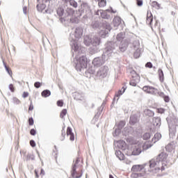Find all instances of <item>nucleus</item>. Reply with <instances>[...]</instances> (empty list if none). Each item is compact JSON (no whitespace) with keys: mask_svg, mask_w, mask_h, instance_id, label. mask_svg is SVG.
Segmentation results:
<instances>
[{"mask_svg":"<svg viewBox=\"0 0 178 178\" xmlns=\"http://www.w3.org/2000/svg\"><path fill=\"white\" fill-rule=\"evenodd\" d=\"M168 154L165 152L160 153L156 159H152L148 163L143 165H134L131 168L132 172H143L141 176H144V173L152 172V173H158L159 170H163L166 166V159Z\"/></svg>","mask_w":178,"mask_h":178,"instance_id":"obj_1","label":"nucleus"},{"mask_svg":"<svg viewBox=\"0 0 178 178\" xmlns=\"http://www.w3.org/2000/svg\"><path fill=\"white\" fill-rule=\"evenodd\" d=\"M76 55L74 60L75 68L78 72H81L87 67V57H86V48L79 47L77 51H74L73 56Z\"/></svg>","mask_w":178,"mask_h":178,"instance_id":"obj_2","label":"nucleus"},{"mask_svg":"<svg viewBox=\"0 0 178 178\" xmlns=\"http://www.w3.org/2000/svg\"><path fill=\"white\" fill-rule=\"evenodd\" d=\"M83 36V28L78 27L75 29L74 33H71L70 35L69 40L70 41V45L72 51L77 52L81 46L80 45V42L79 40Z\"/></svg>","mask_w":178,"mask_h":178,"instance_id":"obj_3","label":"nucleus"},{"mask_svg":"<svg viewBox=\"0 0 178 178\" xmlns=\"http://www.w3.org/2000/svg\"><path fill=\"white\" fill-rule=\"evenodd\" d=\"M130 144L135 145L134 150L132 152V155H140V152H142L143 149H148L152 147V145L148 142L143 143L141 139H132L130 142Z\"/></svg>","mask_w":178,"mask_h":178,"instance_id":"obj_4","label":"nucleus"},{"mask_svg":"<svg viewBox=\"0 0 178 178\" xmlns=\"http://www.w3.org/2000/svg\"><path fill=\"white\" fill-rule=\"evenodd\" d=\"M115 48L116 43L113 42H108L106 44V48L104 49L102 56L106 58V60H108V59H109V58L113 55Z\"/></svg>","mask_w":178,"mask_h":178,"instance_id":"obj_5","label":"nucleus"},{"mask_svg":"<svg viewBox=\"0 0 178 178\" xmlns=\"http://www.w3.org/2000/svg\"><path fill=\"white\" fill-rule=\"evenodd\" d=\"M168 127L170 129V136H175L176 134V127L178 126V119L172 115V117L167 118Z\"/></svg>","mask_w":178,"mask_h":178,"instance_id":"obj_6","label":"nucleus"},{"mask_svg":"<svg viewBox=\"0 0 178 178\" xmlns=\"http://www.w3.org/2000/svg\"><path fill=\"white\" fill-rule=\"evenodd\" d=\"M92 47L89 49L90 54L94 55V54H97L99 52V45L101 44V38L97 36H94L92 39L91 42Z\"/></svg>","mask_w":178,"mask_h":178,"instance_id":"obj_7","label":"nucleus"},{"mask_svg":"<svg viewBox=\"0 0 178 178\" xmlns=\"http://www.w3.org/2000/svg\"><path fill=\"white\" fill-rule=\"evenodd\" d=\"M117 41L118 42H120V50L121 52H124L126 49H127V47L129 45V40H124V33H120L117 35Z\"/></svg>","mask_w":178,"mask_h":178,"instance_id":"obj_8","label":"nucleus"},{"mask_svg":"<svg viewBox=\"0 0 178 178\" xmlns=\"http://www.w3.org/2000/svg\"><path fill=\"white\" fill-rule=\"evenodd\" d=\"M112 30V28L111 27V25L109 24H104L103 27L100 28L99 35L103 38H105L108 34H109V32Z\"/></svg>","mask_w":178,"mask_h":178,"instance_id":"obj_9","label":"nucleus"},{"mask_svg":"<svg viewBox=\"0 0 178 178\" xmlns=\"http://www.w3.org/2000/svg\"><path fill=\"white\" fill-rule=\"evenodd\" d=\"M106 60V58L102 56V57H97L94 58L92 60V65L95 66V67H99L100 66H102L104 63H105V61Z\"/></svg>","mask_w":178,"mask_h":178,"instance_id":"obj_10","label":"nucleus"},{"mask_svg":"<svg viewBox=\"0 0 178 178\" xmlns=\"http://www.w3.org/2000/svg\"><path fill=\"white\" fill-rule=\"evenodd\" d=\"M134 49L135 52L134 54V58L137 59L139 56H141V49H140V42L138 40H135L133 43Z\"/></svg>","mask_w":178,"mask_h":178,"instance_id":"obj_11","label":"nucleus"},{"mask_svg":"<svg viewBox=\"0 0 178 178\" xmlns=\"http://www.w3.org/2000/svg\"><path fill=\"white\" fill-rule=\"evenodd\" d=\"M108 72H109V68L106 66L102 67L97 72V77L104 79L108 76Z\"/></svg>","mask_w":178,"mask_h":178,"instance_id":"obj_12","label":"nucleus"},{"mask_svg":"<svg viewBox=\"0 0 178 178\" xmlns=\"http://www.w3.org/2000/svg\"><path fill=\"white\" fill-rule=\"evenodd\" d=\"M80 162V159L77 158L75 161V163L72 165V176L73 178H80L81 177L82 175H79L77 171H76V168H77V165Z\"/></svg>","mask_w":178,"mask_h":178,"instance_id":"obj_13","label":"nucleus"},{"mask_svg":"<svg viewBox=\"0 0 178 178\" xmlns=\"http://www.w3.org/2000/svg\"><path fill=\"white\" fill-rule=\"evenodd\" d=\"M143 90L145 91V92H147V94H152V95H156V94H159L158 89L152 86H144Z\"/></svg>","mask_w":178,"mask_h":178,"instance_id":"obj_14","label":"nucleus"},{"mask_svg":"<svg viewBox=\"0 0 178 178\" xmlns=\"http://www.w3.org/2000/svg\"><path fill=\"white\" fill-rule=\"evenodd\" d=\"M66 13L67 15L65 14L64 16V17H65L64 20H70V22H72V16L74 15V10L70 8H67Z\"/></svg>","mask_w":178,"mask_h":178,"instance_id":"obj_15","label":"nucleus"},{"mask_svg":"<svg viewBox=\"0 0 178 178\" xmlns=\"http://www.w3.org/2000/svg\"><path fill=\"white\" fill-rule=\"evenodd\" d=\"M152 124L154 126L155 129H159L161 127V118L159 117H154L152 119Z\"/></svg>","mask_w":178,"mask_h":178,"instance_id":"obj_16","label":"nucleus"},{"mask_svg":"<svg viewBox=\"0 0 178 178\" xmlns=\"http://www.w3.org/2000/svg\"><path fill=\"white\" fill-rule=\"evenodd\" d=\"M72 96L74 99H76V101L84 100V93L83 92H75L73 93Z\"/></svg>","mask_w":178,"mask_h":178,"instance_id":"obj_17","label":"nucleus"},{"mask_svg":"<svg viewBox=\"0 0 178 178\" xmlns=\"http://www.w3.org/2000/svg\"><path fill=\"white\" fill-rule=\"evenodd\" d=\"M117 147H118L119 149H122V151H126L127 149V144L124 140H119L117 142Z\"/></svg>","mask_w":178,"mask_h":178,"instance_id":"obj_18","label":"nucleus"},{"mask_svg":"<svg viewBox=\"0 0 178 178\" xmlns=\"http://www.w3.org/2000/svg\"><path fill=\"white\" fill-rule=\"evenodd\" d=\"M96 15H97L98 16H101V17H102V19H109L110 16L108 15V13H106V11L105 10H99L97 11Z\"/></svg>","mask_w":178,"mask_h":178,"instance_id":"obj_19","label":"nucleus"},{"mask_svg":"<svg viewBox=\"0 0 178 178\" xmlns=\"http://www.w3.org/2000/svg\"><path fill=\"white\" fill-rule=\"evenodd\" d=\"M154 20V17H152V13L151 12L147 11L146 23L147 24H149V26H152V22Z\"/></svg>","mask_w":178,"mask_h":178,"instance_id":"obj_20","label":"nucleus"},{"mask_svg":"<svg viewBox=\"0 0 178 178\" xmlns=\"http://www.w3.org/2000/svg\"><path fill=\"white\" fill-rule=\"evenodd\" d=\"M67 136H70V141H74V134H73L72 128L70 127L67 129Z\"/></svg>","mask_w":178,"mask_h":178,"instance_id":"obj_21","label":"nucleus"},{"mask_svg":"<svg viewBox=\"0 0 178 178\" xmlns=\"http://www.w3.org/2000/svg\"><path fill=\"white\" fill-rule=\"evenodd\" d=\"M113 23L114 24V27H118L122 23V19L120 18V17H115L113 20Z\"/></svg>","mask_w":178,"mask_h":178,"instance_id":"obj_22","label":"nucleus"},{"mask_svg":"<svg viewBox=\"0 0 178 178\" xmlns=\"http://www.w3.org/2000/svg\"><path fill=\"white\" fill-rule=\"evenodd\" d=\"M175 148V145L174 143H170L165 146V149L168 152H172V151H173Z\"/></svg>","mask_w":178,"mask_h":178,"instance_id":"obj_23","label":"nucleus"},{"mask_svg":"<svg viewBox=\"0 0 178 178\" xmlns=\"http://www.w3.org/2000/svg\"><path fill=\"white\" fill-rule=\"evenodd\" d=\"M92 39L90 38L88 35H86L83 38V42L86 47H89V45L91 44Z\"/></svg>","mask_w":178,"mask_h":178,"instance_id":"obj_24","label":"nucleus"},{"mask_svg":"<svg viewBox=\"0 0 178 178\" xmlns=\"http://www.w3.org/2000/svg\"><path fill=\"white\" fill-rule=\"evenodd\" d=\"M137 122H138V118H137V115H131L130 120H129L130 124H136Z\"/></svg>","mask_w":178,"mask_h":178,"instance_id":"obj_25","label":"nucleus"},{"mask_svg":"<svg viewBox=\"0 0 178 178\" xmlns=\"http://www.w3.org/2000/svg\"><path fill=\"white\" fill-rule=\"evenodd\" d=\"M115 155L118 158V159H120V161H123V159H124V155L120 150H117L115 152Z\"/></svg>","mask_w":178,"mask_h":178,"instance_id":"obj_26","label":"nucleus"},{"mask_svg":"<svg viewBox=\"0 0 178 178\" xmlns=\"http://www.w3.org/2000/svg\"><path fill=\"white\" fill-rule=\"evenodd\" d=\"M144 115H145V116H149V117L152 118V116H154V111H152L149 109H145L144 111Z\"/></svg>","mask_w":178,"mask_h":178,"instance_id":"obj_27","label":"nucleus"},{"mask_svg":"<svg viewBox=\"0 0 178 178\" xmlns=\"http://www.w3.org/2000/svg\"><path fill=\"white\" fill-rule=\"evenodd\" d=\"M159 80L161 83H163V80H165L163 71L161 69H159L158 71Z\"/></svg>","mask_w":178,"mask_h":178,"instance_id":"obj_28","label":"nucleus"},{"mask_svg":"<svg viewBox=\"0 0 178 178\" xmlns=\"http://www.w3.org/2000/svg\"><path fill=\"white\" fill-rule=\"evenodd\" d=\"M38 173H40V175L42 176V177H44V170L39 168L38 170H35V175L37 178H38Z\"/></svg>","mask_w":178,"mask_h":178,"instance_id":"obj_29","label":"nucleus"},{"mask_svg":"<svg viewBox=\"0 0 178 178\" xmlns=\"http://www.w3.org/2000/svg\"><path fill=\"white\" fill-rule=\"evenodd\" d=\"M57 15L60 17L65 15V10L62 7L57 9Z\"/></svg>","mask_w":178,"mask_h":178,"instance_id":"obj_30","label":"nucleus"},{"mask_svg":"<svg viewBox=\"0 0 178 178\" xmlns=\"http://www.w3.org/2000/svg\"><path fill=\"white\" fill-rule=\"evenodd\" d=\"M126 87L123 86L122 88V90H118V93L115 95V97H118V98H119V97H120L121 95H123V94H124V91H126Z\"/></svg>","mask_w":178,"mask_h":178,"instance_id":"obj_31","label":"nucleus"},{"mask_svg":"<svg viewBox=\"0 0 178 178\" xmlns=\"http://www.w3.org/2000/svg\"><path fill=\"white\" fill-rule=\"evenodd\" d=\"M152 6L153 8H155V9H157V10H159V9H161V4H159V3H158L157 1H152Z\"/></svg>","mask_w":178,"mask_h":178,"instance_id":"obj_32","label":"nucleus"},{"mask_svg":"<svg viewBox=\"0 0 178 178\" xmlns=\"http://www.w3.org/2000/svg\"><path fill=\"white\" fill-rule=\"evenodd\" d=\"M161 138H162V135L159 133H157L154 134L153 140L154 141V143H156V141H159Z\"/></svg>","mask_w":178,"mask_h":178,"instance_id":"obj_33","label":"nucleus"},{"mask_svg":"<svg viewBox=\"0 0 178 178\" xmlns=\"http://www.w3.org/2000/svg\"><path fill=\"white\" fill-rule=\"evenodd\" d=\"M3 65H4V67L6 70V72L8 73L9 76H10V77H12V76L13 74V72H12V70L9 67H8V65H6V63H3Z\"/></svg>","mask_w":178,"mask_h":178,"instance_id":"obj_34","label":"nucleus"},{"mask_svg":"<svg viewBox=\"0 0 178 178\" xmlns=\"http://www.w3.org/2000/svg\"><path fill=\"white\" fill-rule=\"evenodd\" d=\"M66 136V131H65V127H63L61 130V136L60 138V141L65 140V136Z\"/></svg>","mask_w":178,"mask_h":178,"instance_id":"obj_35","label":"nucleus"},{"mask_svg":"<svg viewBox=\"0 0 178 178\" xmlns=\"http://www.w3.org/2000/svg\"><path fill=\"white\" fill-rule=\"evenodd\" d=\"M120 133H122V129H120V128H115L113 134L114 137H118V136H119V134H120Z\"/></svg>","mask_w":178,"mask_h":178,"instance_id":"obj_36","label":"nucleus"},{"mask_svg":"<svg viewBox=\"0 0 178 178\" xmlns=\"http://www.w3.org/2000/svg\"><path fill=\"white\" fill-rule=\"evenodd\" d=\"M92 29H98V27H99V22L95 21L93 22H92L91 24Z\"/></svg>","mask_w":178,"mask_h":178,"instance_id":"obj_37","label":"nucleus"},{"mask_svg":"<svg viewBox=\"0 0 178 178\" xmlns=\"http://www.w3.org/2000/svg\"><path fill=\"white\" fill-rule=\"evenodd\" d=\"M125 125L126 122L124 121H120L118 125V127L122 130Z\"/></svg>","mask_w":178,"mask_h":178,"instance_id":"obj_38","label":"nucleus"},{"mask_svg":"<svg viewBox=\"0 0 178 178\" xmlns=\"http://www.w3.org/2000/svg\"><path fill=\"white\" fill-rule=\"evenodd\" d=\"M143 140H148V139L151 138V134H149V133L144 134L143 136Z\"/></svg>","mask_w":178,"mask_h":178,"instance_id":"obj_39","label":"nucleus"},{"mask_svg":"<svg viewBox=\"0 0 178 178\" xmlns=\"http://www.w3.org/2000/svg\"><path fill=\"white\" fill-rule=\"evenodd\" d=\"M66 113H67V110L63 109L60 114V118H61V119H63V118L66 116Z\"/></svg>","mask_w":178,"mask_h":178,"instance_id":"obj_40","label":"nucleus"},{"mask_svg":"<svg viewBox=\"0 0 178 178\" xmlns=\"http://www.w3.org/2000/svg\"><path fill=\"white\" fill-rule=\"evenodd\" d=\"M69 2H70V5H71V6H73V8H77V2H76V1L71 0Z\"/></svg>","mask_w":178,"mask_h":178,"instance_id":"obj_41","label":"nucleus"},{"mask_svg":"<svg viewBox=\"0 0 178 178\" xmlns=\"http://www.w3.org/2000/svg\"><path fill=\"white\" fill-rule=\"evenodd\" d=\"M106 6V1L105 0H102L100 2H99V6L100 8H104V6Z\"/></svg>","mask_w":178,"mask_h":178,"instance_id":"obj_42","label":"nucleus"},{"mask_svg":"<svg viewBox=\"0 0 178 178\" xmlns=\"http://www.w3.org/2000/svg\"><path fill=\"white\" fill-rule=\"evenodd\" d=\"M37 8H38V10L39 12H42V10H44V5H42V4H38L37 5Z\"/></svg>","mask_w":178,"mask_h":178,"instance_id":"obj_43","label":"nucleus"},{"mask_svg":"<svg viewBox=\"0 0 178 178\" xmlns=\"http://www.w3.org/2000/svg\"><path fill=\"white\" fill-rule=\"evenodd\" d=\"M88 73H89L90 74H94V73H95V70L94 69V67H90L88 70Z\"/></svg>","mask_w":178,"mask_h":178,"instance_id":"obj_44","label":"nucleus"},{"mask_svg":"<svg viewBox=\"0 0 178 178\" xmlns=\"http://www.w3.org/2000/svg\"><path fill=\"white\" fill-rule=\"evenodd\" d=\"M29 126H33L34 124V120L33 119V118H30L29 119Z\"/></svg>","mask_w":178,"mask_h":178,"instance_id":"obj_45","label":"nucleus"},{"mask_svg":"<svg viewBox=\"0 0 178 178\" xmlns=\"http://www.w3.org/2000/svg\"><path fill=\"white\" fill-rule=\"evenodd\" d=\"M51 95V90H45V97H48Z\"/></svg>","mask_w":178,"mask_h":178,"instance_id":"obj_46","label":"nucleus"},{"mask_svg":"<svg viewBox=\"0 0 178 178\" xmlns=\"http://www.w3.org/2000/svg\"><path fill=\"white\" fill-rule=\"evenodd\" d=\"M9 89L10 90L11 92H15V86L13 84H10L9 85Z\"/></svg>","mask_w":178,"mask_h":178,"instance_id":"obj_47","label":"nucleus"},{"mask_svg":"<svg viewBox=\"0 0 178 178\" xmlns=\"http://www.w3.org/2000/svg\"><path fill=\"white\" fill-rule=\"evenodd\" d=\"M30 134L31 136H35V134H37V131H35V129H32L30 131Z\"/></svg>","mask_w":178,"mask_h":178,"instance_id":"obj_48","label":"nucleus"},{"mask_svg":"<svg viewBox=\"0 0 178 178\" xmlns=\"http://www.w3.org/2000/svg\"><path fill=\"white\" fill-rule=\"evenodd\" d=\"M33 109H34V105H33V102H31L29 106V112L33 111Z\"/></svg>","mask_w":178,"mask_h":178,"instance_id":"obj_49","label":"nucleus"},{"mask_svg":"<svg viewBox=\"0 0 178 178\" xmlns=\"http://www.w3.org/2000/svg\"><path fill=\"white\" fill-rule=\"evenodd\" d=\"M130 86H132V87H136V86H137V83H136V81H134V80H131L129 82Z\"/></svg>","mask_w":178,"mask_h":178,"instance_id":"obj_50","label":"nucleus"},{"mask_svg":"<svg viewBox=\"0 0 178 178\" xmlns=\"http://www.w3.org/2000/svg\"><path fill=\"white\" fill-rule=\"evenodd\" d=\"M145 67H149V69H152V63L151 62H148V63H146Z\"/></svg>","mask_w":178,"mask_h":178,"instance_id":"obj_51","label":"nucleus"},{"mask_svg":"<svg viewBox=\"0 0 178 178\" xmlns=\"http://www.w3.org/2000/svg\"><path fill=\"white\" fill-rule=\"evenodd\" d=\"M136 3L138 6H143V0H136Z\"/></svg>","mask_w":178,"mask_h":178,"instance_id":"obj_52","label":"nucleus"},{"mask_svg":"<svg viewBox=\"0 0 178 178\" xmlns=\"http://www.w3.org/2000/svg\"><path fill=\"white\" fill-rule=\"evenodd\" d=\"M57 105H58V106H63V101H62V100H58V101L57 102Z\"/></svg>","mask_w":178,"mask_h":178,"instance_id":"obj_53","label":"nucleus"},{"mask_svg":"<svg viewBox=\"0 0 178 178\" xmlns=\"http://www.w3.org/2000/svg\"><path fill=\"white\" fill-rule=\"evenodd\" d=\"M34 86L36 88H40V87H41V83L40 82H35Z\"/></svg>","mask_w":178,"mask_h":178,"instance_id":"obj_54","label":"nucleus"},{"mask_svg":"<svg viewBox=\"0 0 178 178\" xmlns=\"http://www.w3.org/2000/svg\"><path fill=\"white\" fill-rule=\"evenodd\" d=\"M23 98H27L29 97V92H24L22 95Z\"/></svg>","mask_w":178,"mask_h":178,"instance_id":"obj_55","label":"nucleus"},{"mask_svg":"<svg viewBox=\"0 0 178 178\" xmlns=\"http://www.w3.org/2000/svg\"><path fill=\"white\" fill-rule=\"evenodd\" d=\"M30 145L31 147H35V142L34 140H30Z\"/></svg>","mask_w":178,"mask_h":178,"instance_id":"obj_56","label":"nucleus"},{"mask_svg":"<svg viewBox=\"0 0 178 178\" xmlns=\"http://www.w3.org/2000/svg\"><path fill=\"white\" fill-rule=\"evenodd\" d=\"M164 101L165 102H169L170 101L169 97L168 96L164 97Z\"/></svg>","mask_w":178,"mask_h":178,"instance_id":"obj_57","label":"nucleus"},{"mask_svg":"<svg viewBox=\"0 0 178 178\" xmlns=\"http://www.w3.org/2000/svg\"><path fill=\"white\" fill-rule=\"evenodd\" d=\"M83 8H85L86 9H88V6L87 5V4H83V6H82Z\"/></svg>","mask_w":178,"mask_h":178,"instance_id":"obj_58","label":"nucleus"},{"mask_svg":"<svg viewBox=\"0 0 178 178\" xmlns=\"http://www.w3.org/2000/svg\"><path fill=\"white\" fill-rule=\"evenodd\" d=\"M42 97H45V90H43V91L42 92Z\"/></svg>","mask_w":178,"mask_h":178,"instance_id":"obj_59","label":"nucleus"},{"mask_svg":"<svg viewBox=\"0 0 178 178\" xmlns=\"http://www.w3.org/2000/svg\"><path fill=\"white\" fill-rule=\"evenodd\" d=\"M154 27H158V21H156L154 24Z\"/></svg>","mask_w":178,"mask_h":178,"instance_id":"obj_60","label":"nucleus"},{"mask_svg":"<svg viewBox=\"0 0 178 178\" xmlns=\"http://www.w3.org/2000/svg\"><path fill=\"white\" fill-rule=\"evenodd\" d=\"M134 177H138V174H133Z\"/></svg>","mask_w":178,"mask_h":178,"instance_id":"obj_61","label":"nucleus"},{"mask_svg":"<svg viewBox=\"0 0 178 178\" xmlns=\"http://www.w3.org/2000/svg\"><path fill=\"white\" fill-rule=\"evenodd\" d=\"M159 112L160 113H163V109H160V110H159Z\"/></svg>","mask_w":178,"mask_h":178,"instance_id":"obj_62","label":"nucleus"},{"mask_svg":"<svg viewBox=\"0 0 178 178\" xmlns=\"http://www.w3.org/2000/svg\"><path fill=\"white\" fill-rule=\"evenodd\" d=\"M111 13H116V10H113V9H111Z\"/></svg>","mask_w":178,"mask_h":178,"instance_id":"obj_63","label":"nucleus"},{"mask_svg":"<svg viewBox=\"0 0 178 178\" xmlns=\"http://www.w3.org/2000/svg\"><path fill=\"white\" fill-rule=\"evenodd\" d=\"M109 178H114L112 175H109Z\"/></svg>","mask_w":178,"mask_h":178,"instance_id":"obj_64","label":"nucleus"}]
</instances>
